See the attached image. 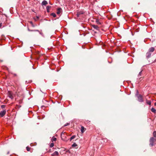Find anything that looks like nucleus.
<instances>
[{
    "mask_svg": "<svg viewBox=\"0 0 156 156\" xmlns=\"http://www.w3.org/2000/svg\"><path fill=\"white\" fill-rule=\"evenodd\" d=\"M76 137L75 135L73 136H72L71 137L70 139V141H71L73 139H74Z\"/></svg>",
    "mask_w": 156,
    "mask_h": 156,
    "instance_id": "obj_16",
    "label": "nucleus"
},
{
    "mask_svg": "<svg viewBox=\"0 0 156 156\" xmlns=\"http://www.w3.org/2000/svg\"><path fill=\"white\" fill-rule=\"evenodd\" d=\"M142 73V71H141L139 73L138 75V77H139L140 76H141V74Z\"/></svg>",
    "mask_w": 156,
    "mask_h": 156,
    "instance_id": "obj_24",
    "label": "nucleus"
},
{
    "mask_svg": "<svg viewBox=\"0 0 156 156\" xmlns=\"http://www.w3.org/2000/svg\"><path fill=\"white\" fill-rule=\"evenodd\" d=\"M151 52L148 51V52H147V53L146 55V57L147 58H149L151 56Z\"/></svg>",
    "mask_w": 156,
    "mask_h": 156,
    "instance_id": "obj_5",
    "label": "nucleus"
},
{
    "mask_svg": "<svg viewBox=\"0 0 156 156\" xmlns=\"http://www.w3.org/2000/svg\"><path fill=\"white\" fill-rule=\"evenodd\" d=\"M26 149H27V150L28 151H30V149H31V148L28 147H26Z\"/></svg>",
    "mask_w": 156,
    "mask_h": 156,
    "instance_id": "obj_19",
    "label": "nucleus"
},
{
    "mask_svg": "<svg viewBox=\"0 0 156 156\" xmlns=\"http://www.w3.org/2000/svg\"><path fill=\"white\" fill-rule=\"evenodd\" d=\"M51 8V6H47L46 7L47 11L48 12H49V9Z\"/></svg>",
    "mask_w": 156,
    "mask_h": 156,
    "instance_id": "obj_12",
    "label": "nucleus"
},
{
    "mask_svg": "<svg viewBox=\"0 0 156 156\" xmlns=\"http://www.w3.org/2000/svg\"><path fill=\"white\" fill-rule=\"evenodd\" d=\"M58 153L57 151H55L54 153L51 154L52 156H58Z\"/></svg>",
    "mask_w": 156,
    "mask_h": 156,
    "instance_id": "obj_9",
    "label": "nucleus"
},
{
    "mask_svg": "<svg viewBox=\"0 0 156 156\" xmlns=\"http://www.w3.org/2000/svg\"><path fill=\"white\" fill-rule=\"evenodd\" d=\"M138 101L140 102H142L143 101L142 96L140 94L138 96Z\"/></svg>",
    "mask_w": 156,
    "mask_h": 156,
    "instance_id": "obj_4",
    "label": "nucleus"
},
{
    "mask_svg": "<svg viewBox=\"0 0 156 156\" xmlns=\"http://www.w3.org/2000/svg\"><path fill=\"white\" fill-rule=\"evenodd\" d=\"M62 11V9L60 8H58L57 9V14L58 15L60 14Z\"/></svg>",
    "mask_w": 156,
    "mask_h": 156,
    "instance_id": "obj_6",
    "label": "nucleus"
},
{
    "mask_svg": "<svg viewBox=\"0 0 156 156\" xmlns=\"http://www.w3.org/2000/svg\"><path fill=\"white\" fill-rule=\"evenodd\" d=\"M28 30L29 31H37L38 32H39V30H30L29 28L28 29Z\"/></svg>",
    "mask_w": 156,
    "mask_h": 156,
    "instance_id": "obj_14",
    "label": "nucleus"
},
{
    "mask_svg": "<svg viewBox=\"0 0 156 156\" xmlns=\"http://www.w3.org/2000/svg\"><path fill=\"white\" fill-rule=\"evenodd\" d=\"M5 105H2L1 106V107L2 108H5Z\"/></svg>",
    "mask_w": 156,
    "mask_h": 156,
    "instance_id": "obj_28",
    "label": "nucleus"
},
{
    "mask_svg": "<svg viewBox=\"0 0 156 156\" xmlns=\"http://www.w3.org/2000/svg\"><path fill=\"white\" fill-rule=\"evenodd\" d=\"M2 26V23H0V27Z\"/></svg>",
    "mask_w": 156,
    "mask_h": 156,
    "instance_id": "obj_32",
    "label": "nucleus"
},
{
    "mask_svg": "<svg viewBox=\"0 0 156 156\" xmlns=\"http://www.w3.org/2000/svg\"><path fill=\"white\" fill-rule=\"evenodd\" d=\"M27 80L25 81L26 83H31L32 82L31 80H30V79H27Z\"/></svg>",
    "mask_w": 156,
    "mask_h": 156,
    "instance_id": "obj_11",
    "label": "nucleus"
},
{
    "mask_svg": "<svg viewBox=\"0 0 156 156\" xmlns=\"http://www.w3.org/2000/svg\"><path fill=\"white\" fill-rule=\"evenodd\" d=\"M85 128L83 126L81 127V131L82 133H83L84 131Z\"/></svg>",
    "mask_w": 156,
    "mask_h": 156,
    "instance_id": "obj_13",
    "label": "nucleus"
},
{
    "mask_svg": "<svg viewBox=\"0 0 156 156\" xmlns=\"http://www.w3.org/2000/svg\"><path fill=\"white\" fill-rule=\"evenodd\" d=\"M54 144L53 143H51L50 144V147H52L54 146Z\"/></svg>",
    "mask_w": 156,
    "mask_h": 156,
    "instance_id": "obj_26",
    "label": "nucleus"
},
{
    "mask_svg": "<svg viewBox=\"0 0 156 156\" xmlns=\"http://www.w3.org/2000/svg\"><path fill=\"white\" fill-rule=\"evenodd\" d=\"M56 140V138L55 137H53L52 139V142L55 141Z\"/></svg>",
    "mask_w": 156,
    "mask_h": 156,
    "instance_id": "obj_20",
    "label": "nucleus"
},
{
    "mask_svg": "<svg viewBox=\"0 0 156 156\" xmlns=\"http://www.w3.org/2000/svg\"><path fill=\"white\" fill-rule=\"evenodd\" d=\"M29 23L31 24L32 27H35L34 25L33 24V23L32 21H30Z\"/></svg>",
    "mask_w": 156,
    "mask_h": 156,
    "instance_id": "obj_21",
    "label": "nucleus"
},
{
    "mask_svg": "<svg viewBox=\"0 0 156 156\" xmlns=\"http://www.w3.org/2000/svg\"><path fill=\"white\" fill-rule=\"evenodd\" d=\"M69 125V123H66V124H65L64 125V126H68V125Z\"/></svg>",
    "mask_w": 156,
    "mask_h": 156,
    "instance_id": "obj_29",
    "label": "nucleus"
},
{
    "mask_svg": "<svg viewBox=\"0 0 156 156\" xmlns=\"http://www.w3.org/2000/svg\"><path fill=\"white\" fill-rule=\"evenodd\" d=\"M83 14V13H81V12H77L76 15H77V17H79V16L81 14Z\"/></svg>",
    "mask_w": 156,
    "mask_h": 156,
    "instance_id": "obj_18",
    "label": "nucleus"
},
{
    "mask_svg": "<svg viewBox=\"0 0 156 156\" xmlns=\"http://www.w3.org/2000/svg\"><path fill=\"white\" fill-rule=\"evenodd\" d=\"M153 135L154 137L156 138V131H154L153 133Z\"/></svg>",
    "mask_w": 156,
    "mask_h": 156,
    "instance_id": "obj_25",
    "label": "nucleus"
},
{
    "mask_svg": "<svg viewBox=\"0 0 156 156\" xmlns=\"http://www.w3.org/2000/svg\"><path fill=\"white\" fill-rule=\"evenodd\" d=\"M51 15L52 16L54 17H56V14L54 13H52L51 14Z\"/></svg>",
    "mask_w": 156,
    "mask_h": 156,
    "instance_id": "obj_17",
    "label": "nucleus"
},
{
    "mask_svg": "<svg viewBox=\"0 0 156 156\" xmlns=\"http://www.w3.org/2000/svg\"><path fill=\"white\" fill-rule=\"evenodd\" d=\"M138 91L137 90V93H136V94H138Z\"/></svg>",
    "mask_w": 156,
    "mask_h": 156,
    "instance_id": "obj_34",
    "label": "nucleus"
},
{
    "mask_svg": "<svg viewBox=\"0 0 156 156\" xmlns=\"http://www.w3.org/2000/svg\"><path fill=\"white\" fill-rule=\"evenodd\" d=\"M48 2L45 0H44L42 2L41 4L42 5H45L48 4Z\"/></svg>",
    "mask_w": 156,
    "mask_h": 156,
    "instance_id": "obj_8",
    "label": "nucleus"
},
{
    "mask_svg": "<svg viewBox=\"0 0 156 156\" xmlns=\"http://www.w3.org/2000/svg\"><path fill=\"white\" fill-rule=\"evenodd\" d=\"M92 27L93 28H94V29H96L97 30H98L99 27L98 26L96 25H92Z\"/></svg>",
    "mask_w": 156,
    "mask_h": 156,
    "instance_id": "obj_10",
    "label": "nucleus"
},
{
    "mask_svg": "<svg viewBox=\"0 0 156 156\" xmlns=\"http://www.w3.org/2000/svg\"><path fill=\"white\" fill-rule=\"evenodd\" d=\"M154 50V47H151L149 49L148 51L151 53L153 52Z\"/></svg>",
    "mask_w": 156,
    "mask_h": 156,
    "instance_id": "obj_7",
    "label": "nucleus"
},
{
    "mask_svg": "<svg viewBox=\"0 0 156 156\" xmlns=\"http://www.w3.org/2000/svg\"><path fill=\"white\" fill-rule=\"evenodd\" d=\"M156 140L154 137H151L150 139V145L151 146H152L155 144V142Z\"/></svg>",
    "mask_w": 156,
    "mask_h": 156,
    "instance_id": "obj_1",
    "label": "nucleus"
},
{
    "mask_svg": "<svg viewBox=\"0 0 156 156\" xmlns=\"http://www.w3.org/2000/svg\"><path fill=\"white\" fill-rule=\"evenodd\" d=\"M77 146V145L75 143H74L72 145V147H74L76 146Z\"/></svg>",
    "mask_w": 156,
    "mask_h": 156,
    "instance_id": "obj_23",
    "label": "nucleus"
},
{
    "mask_svg": "<svg viewBox=\"0 0 156 156\" xmlns=\"http://www.w3.org/2000/svg\"><path fill=\"white\" fill-rule=\"evenodd\" d=\"M8 94L9 97L10 98H11V99H12L13 98V97L12 95V93L11 91H8Z\"/></svg>",
    "mask_w": 156,
    "mask_h": 156,
    "instance_id": "obj_3",
    "label": "nucleus"
},
{
    "mask_svg": "<svg viewBox=\"0 0 156 156\" xmlns=\"http://www.w3.org/2000/svg\"><path fill=\"white\" fill-rule=\"evenodd\" d=\"M156 62V59L154 61V62Z\"/></svg>",
    "mask_w": 156,
    "mask_h": 156,
    "instance_id": "obj_35",
    "label": "nucleus"
},
{
    "mask_svg": "<svg viewBox=\"0 0 156 156\" xmlns=\"http://www.w3.org/2000/svg\"><path fill=\"white\" fill-rule=\"evenodd\" d=\"M96 22L98 24H101V23L97 19L96 20Z\"/></svg>",
    "mask_w": 156,
    "mask_h": 156,
    "instance_id": "obj_22",
    "label": "nucleus"
},
{
    "mask_svg": "<svg viewBox=\"0 0 156 156\" xmlns=\"http://www.w3.org/2000/svg\"><path fill=\"white\" fill-rule=\"evenodd\" d=\"M154 105L156 106V102L154 103Z\"/></svg>",
    "mask_w": 156,
    "mask_h": 156,
    "instance_id": "obj_33",
    "label": "nucleus"
},
{
    "mask_svg": "<svg viewBox=\"0 0 156 156\" xmlns=\"http://www.w3.org/2000/svg\"><path fill=\"white\" fill-rule=\"evenodd\" d=\"M6 111L5 110H3L1 111L0 112V116L1 117H3L6 114Z\"/></svg>",
    "mask_w": 156,
    "mask_h": 156,
    "instance_id": "obj_2",
    "label": "nucleus"
},
{
    "mask_svg": "<svg viewBox=\"0 0 156 156\" xmlns=\"http://www.w3.org/2000/svg\"><path fill=\"white\" fill-rule=\"evenodd\" d=\"M151 111L154 113H156V110L155 109L153 108H152L151 109Z\"/></svg>",
    "mask_w": 156,
    "mask_h": 156,
    "instance_id": "obj_15",
    "label": "nucleus"
},
{
    "mask_svg": "<svg viewBox=\"0 0 156 156\" xmlns=\"http://www.w3.org/2000/svg\"><path fill=\"white\" fill-rule=\"evenodd\" d=\"M48 152H52V151H51V149H50V150H49L48 151Z\"/></svg>",
    "mask_w": 156,
    "mask_h": 156,
    "instance_id": "obj_30",
    "label": "nucleus"
},
{
    "mask_svg": "<svg viewBox=\"0 0 156 156\" xmlns=\"http://www.w3.org/2000/svg\"><path fill=\"white\" fill-rule=\"evenodd\" d=\"M40 34H42V33H41V32H40L39 31V32H38Z\"/></svg>",
    "mask_w": 156,
    "mask_h": 156,
    "instance_id": "obj_31",
    "label": "nucleus"
},
{
    "mask_svg": "<svg viewBox=\"0 0 156 156\" xmlns=\"http://www.w3.org/2000/svg\"><path fill=\"white\" fill-rule=\"evenodd\" d=\"M147 103L149 105H150L151 104V101H148L147 102Z\"/></svg>",
    "mask_w": 156,
    "mask_h": 156,
    "instance_id": "obj_27",
    "label": "nucleus"
}]
</instances>
